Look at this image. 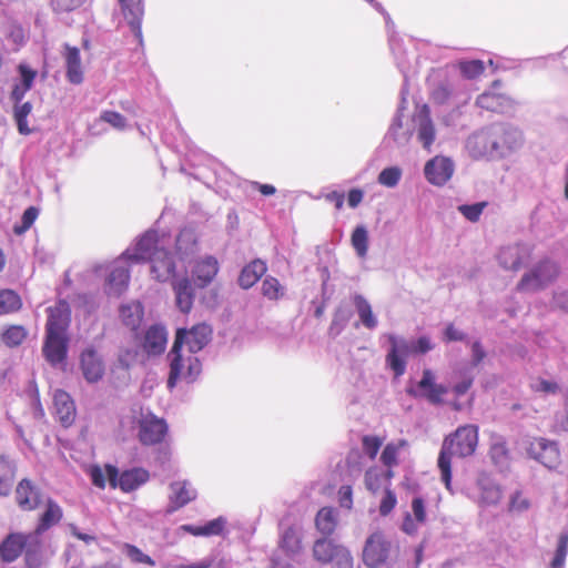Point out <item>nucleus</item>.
Here are the masks:
<instances>
[{
  "instance_id": "nucleus-57",
  "label": "nucleus",
  "mask_w": 568,
  "mask_h": 568,
  "mask_svg": "<svg viewBox=\"0 0 568 568\" xmlns=\"http://www.w3.org/2000/svg\"><path fill=\"white\" fill-rule=\"evenodd\" d=\"M460 71L464 77L475 79L484 72V63L480 60L460 62Z\"/></svg>"
},
{
  "instance_id": "nucleus-45",
  "label": "nucleus",
  "mask_w": 568,
  "mask_h": 568,
  "mask_svg": "<svg viewBox=\"0 0 568 568\" xmlns=\"http://www.w3.org/2000/svg\"><path fill=\"white\" fill-rule=\"evenodd\" d=\"M22 306L20 295L13 290H0V314L18 312Z\"/></svg>"
},
{
  "instance_id": "nucleus-27",
  "label": "nucleus",
  "mask_w": 568,
  "mask_h": 568,
  "mask_svg": "<svg viewBox=\"0 0 568 568\" xmlns=\"http://www.w3.org/2000/svg\"><path fill=\"white\" fill-rule=\"evenodd\" d=\"M63 58L65 62V77L68 81L72 84H81L83 82V69L79 49L65 44Z\"/></svg>"
},
{
  "instance_id": "nucleus-41",
  "label": "nucleus",
  "mask_w": 568,
  "mask_h": 568,
  "mask_svg": "<svg viewBox=\"0 0 568 568\" xmlns=\"http://www.w3.org/2000/svg\"><path fill=\"white\" fill-rule=\"evenodd\" d=\"M16 468L7 457L0 456V495L7 496L11 491Z\"/></svg>"
},
{
  "instance_id": "nucleus-31",
  "label": "nucleus",
  "mask_w": 568,
  "mask_h": 568,
  "mask_svg": "<svg viewBox=\"0 0 568 568\" xmlns=\"http://www.w3.org/2000/svg\"><path fill=\"white\" fill-rule=\"evenodd\" d=\"M266 271V263L260 258H255L242 268L237 283L242 288L248 290L258 282Z\"/></svg>"
},
{
  "instance_id": "nucleus-48",
  "label": "nucleus",
  "mask_w": 568,
  "mask_h": 568,
  "mask_svg": "<svg viewBox=\"0 0 568 568\" xmlns=\"http://www.w3.org/2000/svg\"><path fill=\"white\" fill-rule=\"evenodd\" d=\"M489 456L494 464L498 466H505L510 459L509 449L505 440H496L491 444L489 449Z\"/></svg>"
},
{
  "instance_id": "nucleus-19",
  "label": "nucleus",
  "mask_w": 568,
  "mask_h": 568,
  "mask_svg": "<svg viewBox=\"0 0 568 568\" xmlns=\"http://www.w3.org/2000/svg\"><path fill=\"white\" fill-rule=\"evenodd\" d=\"M80 369L88 383H98L105 373V365L98 352L90 347L80 355Z\"/></svg>"
},
{
  "instance_id": "nucleus-46",
  "label": "nucleus",
  "mask_w": 568,
  "mask_h": 568,
  "mask_svg": "<svg viewBox=\"0 0 568 568\" xmlns=\"http://www.w3.org/2000/svg\"><path fill=\"white\" fill-rule=\"evenodd\" d=\"M261 293L268 301H278L285 295V287L276 277L266 276L262 282Z\"/></svg>"
},
{
  "instance_id": "nucleus-3",
  "label": "nucleus",
  "mask_w": 568,
  "mask_h": 568,
  "mask_svg": "<svg viewBox=\"0 0 568 568\" xmlns=\"http://www.w3.org/2000/svg\"><path fill=\"white\" fill-rule=\"evenodd\" d=\"M393 551V544L385 532L376 530L367 537L364 544L362 560L368 568H381L388 564Z\"/></svg>"
},
{
  "instance_id": "nucleus-16",
  "label": "nucleus",
  "mask_w": 568,
  "mask_h": 568,
  "mask_svg": "<svg viewBox=\"0 0 568 568\" xmlns=\"http://www.w3.org/2000/svg\"><path fill=\"white\" fill-rule=\"evenodd\" d=\"M150 274L158 282L165 283L175 277L176 265L173 255L164 247L150 261Z\"/></svg>"
},
{
  "instance_id": "nucleus-60",
  "label": "nucleus",
  "mask_w": 568,
  "mask_h": 568,
  "mask_svg": "<svg viewBox=\"0 0 568 568\" xmlns=\"http://www.w3.org/2000/svg\"><path fill=\"white\" fill-rule=\"evenodd\" d=\"M89 476L91 478L92 484L100 489H104L106 481H109L106 467L103 470L99 465H93L90 467Z\"/></svg>"
},
{
  "instance_id": "nucleus-14",
  "label": "nucleus",
  "mask_w": 568,
  "mask_h": 568,
  "mask_svg": "<svg viewBox=\"0 0 568 568\" xmlns=\"http://www.w3.org/2000/svg\"><path fill=\"white\" fill-rule=\"evenodd\" d=\"M16 503L22 510L32 511L43 503V494L36 483L23 478L16 487Z\"/></svg>"
},
{
  "instance_id": "nucleus-9",
  "label": "nucleus",
  "mask_w": 568,
  "mask_h": 568,
  "mask_svg": "<svg viewBox=\"0 0 568 568\" xmlns=\"http://www.w3.org/2000/svg\"><path fill=\"white\" fill-rule=\"evenodd\" d=\"M494 136H497L494 140L498 148L494 150V160L509 156L523 144L521 132L518 129L505 124H494Z\"/></svg>"
},
{
  "instance_id": "nucleus-30",
  "label": "nucleus",
  "mask_w": 568,
  "mask_h": 568,
  "mask_svg": "<svg viewBox=\"0 0 568 568\" xmlns=\"http://www.w3.org/2000/svg\"><path fill=\"white\" fill-rule=\"evenodd\" d=\"M413 515L407 513L402 524V530L407 535H414L418 530V526L426 521V507L423 498L415 497L412 500Z\"/></svg>"
},
{
  "instance_id": "nucleus-59",
  "label": "nucleus",
  "mask_w": 568,
  "mask_h": 568,
  "mask_svg": "<svg viewBox=\"0 0 568 568\" xmlns=\"http://www.w3.org/2000/svg\"><path fill=\"white\" fill-rule=\"evenodd\" d=\"M100 120L110 124L116 130L126 129V119L119 112L115 111H103L100 115Z\"/></svg>"
},
{
  "instance_id": "nucleus-37",
  "label": "nucleus",
  "mask_w": 568,
  "mask_h": 568,
  "mask_svg": "<svg viewBox=\"0 0 568 568\" xmlns=\"http://www.w3.org/2000/svg\"><path fill=\"white\" fill-rule=\"evenodd\" d=\"M338 525L337 514L333 507L321 508L315 516V527L324 537H331Z\"/></svg>"
},
{
  "instance_id": "nucleus-62",
  "label": "nucleus",
  "mask_w": 568,
  "mask_h": 568,
  "mask_svg": "<svg viewBox=\"0 0 568 568\" xmlns=\"http://www.w3.org/2000/svg\"><path fill=\"white\" fill-rule=\"evenodd\" d=\"M20 73L19 82L24 85L27 89H31L33 81L37 77V71L32 70L24 63H20L18 67Z\"/></svg>"
},
{
  "instance_id": "nucleus-33",
  "label": "nucleus",
  "mask_w": 568,
  "mask_h": 568,
  "mask_svg": "<svg viewBox=\"0 0 568 568\" xmlns=\"http://www.w3.org/2000/svg\"><path fill=\"white\" fill-rule=\"evenodd\" d=\"M166 344V331L160 325H153L148 328L143 339V349L151 355L161 354Z\"/></svg>"
},
{
  "instance_id": "nucleus-18",
  "label": "nucleus",
  "mask_w": 568,
  "mask_h": 568,
  "mask_svg": "<svg viewBox=\"0 0 568 568\" xmlns=\"http://www.w3.org/2000/svg\"><path fill=\"white\" fill-rule=\"evenodd\" d=\"M53 408L54 416L64 428H69L74 424L77 408L69 393L63 389H55L53 393Z\"/></svg>"
},
{
  "instance_id": "nucleus-21",
  "label": "nucleus",
  "mask_w": 568,
  "mask_h": 568,
  "mask_svg": "<svg viewBox=\"0 0 568 568\" xmlns=\"http://www.w3.org/2000/svg\"><path fill=\"white\" fill-rule=\"evenodd\" d=\"M413 122L415 125L417 141L424 149L429 150L435 141L436 132L434 123L429 116L427 105H423L414 115Z\"/></svg>"
},
{
  "instance_id": "nucleus-54",
  "label": "nucleus",
  "mask_w": 568,
  "mask_h": 568,
  "mask_svg": "<svg viewBox=\"0 0 568 568\" xmlns=\"http://www.w3.org/2000/svg\"><path fill=\"white\" fill-rule=\"evenodd\" d=\"M402 178V170L398 166L384 169L378 175V182L387 187H394Z\"/></svg>"
},
{
  "instance_id": "nucleus-11",
  "label": "nucleus",
  "mask_w": 568,
  "mask_h": 568,
  "mask_svg": "<svg viewBox=\"0 0 568 568\" xmlns=\"http://www.w3.org/2000/svg\"><path fill=\"white\" fill-rule=\"evenodd\" d=\"M447 393V388L435 382L434 373L426 368L423 371L422 379L417 383L416 388H407V394L418 398H426L430 404L438 405L443 402V396Z\"/></svg>"
},
{
  "instance_id": "nucleus-26",
  "label": "nucleus",
  "mask_w": 568,
  "mask_h": 568,
  "mask_svg": "<svg viewBox=\"0 0 568 568\" xmlns=\"http://www.w3.org/2000/svg\"><path fill=\"white\" fill-rule=\"evenodd\" d=\"M219 262L214 256H205L193 266L192 276L196 286L203 288L212 283L219 273Z\"/></svg>"
},
{
  "instance_id": "nucleus-39",
  "label": "nucleus",
  "mask_w": 568,
  "mask_h": 568,
  "mask_svg": "<svg viewBox=\"0 0 568 568\" xmlns=\"http://www.w3.org/2000/svg\"><path fill=\"white\" fill-rule=\"evenodd\" d=\"M122 323L131 329H136L143 320V306L140 302L123 304L119 308Z\"/></svg>"
},
{
  "instance_id": "nucleus-52",
  "label": "nucleus",
  "mask_w": 568,
  "mask_h": 568,
  "mask_svg": "<svg viewBox=\"0 0 568 568\" xmlns=\"http://www.w3.org/2000/svg\"><path fill=\"white\" fill-rule=\"evenodd\" d=\"M123 550L125 555L130 558V560L134 564H144L153 567L155 561L149 556L145 555L140 548L131 544H124Z\"/></svg>"
},
{
  "instance_id": "nucleus-17",
  "label": "nucleus",
  "mask_w": 568,
  "mask_h": 568,
  "mask_svg": "<svg viewBox=\"0 0 568 568\" xmlns=\"http://www.w3.org/2000/svg\"><path fill=\"white\" fill-rule=\"evenodd\" d=\"M67 334L45 333L42 353L48 363L52 366L63 363L68 354Z\"/></svg>"
},
{
  "instance_id": "nucleus-58",
  "label": "nucleus",
  "mask_w": 568,
  "mask_h": 568,
  "mask_svg": "<svg viewBox=\"0 0 568 568\" xmlns=\"http://www.w3.org/2000/svg\"><path fill=\"white\" fill-rule=\"evenodd\" d=\"M362 445L365 454L371 459H375L383 445V440L377 436L365 435L362 438Z\"/></svg>"
},
{
  "instance_id": "nucleus-53",
  "label": "nucleus",
  "mask_w": 568,
  "mask_h": 568,
  "mask_svg": "<svg viewBox=\"0 0 568 568\" xmlns=\"http://www.w3.org/2000/svg\"><path fill=\"white\" fill-rule=\"evenodd\" d=\"M32 110L30 102H26L14 109V119L18 125V130L21 134H29L30 129L28 128L27 118Z\"/></svg>"
},
{
  "instance_id": "nucleus-10",
  "label": "nucleus",
  "mask_w": 568,
  "mask_h": 568,
  "mask_svg": "<svg viewBox=\"0 0 568 568\" xmlns=\"http://www.w3.org/2000/svg\"><path fill=\"white\" fill-rule=\"evenodd\" d=\"M390 349L386 355V364L394 372L396 377H399L406 372L405 358L414 354L413 343L404 338H398L395 335H388Z\"/></svg>"
},
{
  "instance_id": "nucleus-61",
  "label": "nucleus",
  "mask_w": 568,
  "mask_h": 568,
  "mask_svg": "<svg viewBox=\"0 0 568 568\" xmlns=\"http://www.w3.org/2000/svg\"><path fill=\"white\" fill-rule=\"evenodd\" d=\"M333 568H353L354 559L351 555V551L344 547L339 552L336 554L334 560H332Z\"/></svg>"
},
{
  "instance_id": "nucleus-34",
  "label": "nucleus",
  "mask_w": 568,
  "mask_h": 568,
  "mask_svg": "<svg viewBox=\"0 0 568 568\" xmlns=\"http://www.w3.org/2000/svg\"><path fill=\"white\" fill-rule=\"evenodd\" d=\"M62 516H63V511H62V508L59 506V504L57 501H54L52 498H48L45 500V510L39 517V521H38L34 532L37 535H40V534L47 531L52 526L60 523V520L62 519Z\"/></svg>"
},
{
  "instance_id": "nucleus-23",
  "label": "nucleus",
  "mask_w": 568,
  "mask_h": 568,
  "mask_svg": "<svg viewBox=\"0 0 568 568\" xmlns=\"http://www.w3.org/2000/svg\"><path fill=\"white\" fill-rule=\"evenodd\" d=\"M531 248L527 245H508L500 250L498 254L499 264L506 270L517 271L521 265L530 260Z\"/></svg>"
},
{
  "instance_id": "nucleus-38",
  "label": "nucleus",
  "mask_w": 568,
  "mask_h": 568,
  "mask_svg": "<svg viewBox=\"0 0 568 568\" xmlns=\"http://www.w3.org/2000/svg\"><path fill=\"white\" fill-rule=\"evenodd\" d=\"M176 306L183 313H189L193 306L194 293L189 278L183 277L173 283Z\"/></svg>"
},
{
  "instance_id": "nucleus-40",
  "label": "nucleus",
  "mask_w": 568,
  "mask_h": 568,
  "mask_svg": "<svg viewBox=\"0 0 568 568\" xmlns=\"http://www.w3.org/2000/svg\"><path fill=\"white\" fill-rule=\"evenodd\" d=\"M353 302L362 324L368 329L375 328L377 326V321L373 314L372 306L364 296L357 294L353 297Z\"/></svg>"
},
{
  "instance_id": "nucleus-20",
  "label": "nucleus",
  "mask_w": 568,
  "mask_h": 568,
  "mask_svg": "<svg viewBox=\"0 0 568 568\" xmlns=\"http://www.w3.org/2000/svg\"><path fill=\"white\" fill-rule=\"evenodd\" d=\"M32 538L31 534L11 532L0 542V559L3 562H13L17 560L26 547L29 540Z\"/></svg>"
},
{
  "instance_id": "nucleus-32",
  "label": "nucleus",
  "mask_w": 568,
  "mask_h": 568,
  "mask_svg": "<svg viewBox=\"0 0 568 568\" xmlns=\"http://www.w3.org/2000/svg\"><path fill=\"white\" fill-rule=\"evenodd\" d=\"M344 547L328 537H323L314 541L312 548L313 557L321 564H331L335 559L336 554Z\"/></svg>"
},
{
  "instance_id": "nucleus-25",
  "label": "nucleus",
  "mask_w": 568,
  "mask_h": 568,
  "mask_svg": "<svg viewBox=\"0 0 568 568\" xmlns=\"http://www.w3.org/2000/svg\"><path fill=\"white\" fill-rule=\"evenodd\" d=\"M499 85L498 81H495L493 88L477 98L476 104L485 110L491 112H508L513 109V100L501 93L496 92V88Z\"/></svg>"
},
{
  "instance_id": "nucleus-63",
  "label": "nucleus",
  "mask_w": 568,
  "mask_h": 568,
  "mask_svg": "<svg viewBox=\"0 0 568 568\" xmlns=\"http://www.w3.org/2000/svg\"><path fill=\"white\" fill-rule=\"evenodd\" d=\"M338 504L341 507L352 509L353 507V489L351 485H344L337 493Z\"/></svg>"
},
{
  "instance_id": "nucleus-64",
  "label": "nucleus",
  "mask_w": 568,
  "mask_h": 568,
  "mask_svg": "<svg viewBox=\"0 0 568 568\" xmlns=\"http://www.w3.org/2000/svg\"><path fill=\"white\" fill-rule=\"evenodd\" d=\"M85 0H52V7L58 12H68L81 7Z\"/></svg>"
},
{
  "instance_id": "nucleus-12",
  "label": "nucleus",
  "mask_w": 568,
  "mask_h": 568,
  "mask_svg": "<svg viewBox=\"0 0 568 568\" xmlns=\"http://www.w3.org/2000/svg\"><path fill=\"white\" fill-rule=\"evenodd\" d=\"M180 335L182 336L181 348H183V345H186L189 354L194 355L209 344L212 337V328L205 323H200L190 329L179 328L175 333V338Z\"/></svg>"
},
{
  "instance_id": "nucleus-2",
  "label": "nucleus",
  "mask_w": 568,
  "mask_h": 568,
  "mask_svg": "<svg viewBox=\"0 0 568 568\" xmlns=\"http://www.w3.org/2000/svg\"><path fill=\"white\" fill-rule=\"evenodd\" d=\"M182 336L174 338L173 346L169 353L170 373L168 387L173 388L179 381L193 383L202 372L200 359L192 354H184L181 348Z\"/></svg>"
},
{
  "instance_id": "nucleus-22",
  "label": "nucleus",
  "mask_w": 568,
  "mask_h": 568,
  "mask_svg": "<svg viewBox=\"0 0 568 568\" xmlns=\"http://www.w3.org/2000/svg\"><path fill=\"white\" fill-rule=\"evenodd\" d=\"M170 504L166 514H173L189 503L193 501L197 494L187 480H176L170 484Z\"/></svg>"
},
{
  "instance_id": "nucleus-4",
  "label": "nucleus",
  "mask_w": 568,
  "mask_h": 568,
  "mask_svg": "<svg viewBox=\"0 0 568 568\" xmlns=\"http://www.w3.org/2000/svg\"><path fill=\"white\" fill-rule=\"evenodd\" d=\"M559 274L558 266L545 260L538 263L531 271L525 273L517 284L518 292H536L544 290L552 283Z\"/></svg>"
},
{
  "instance_id": "nucleus-35",
  "label": "nucleus",
  "mask_w": 568,
  "mask_h": 568,
  "mask_svg": "<svg viewBox=\"0 0 568 568\" xmlns=\"http://www.w3.org/2000/svg\"><path fill=\"white\" fill-rule=\"evenodd\" d=\"M130 270L124 266H114L108 276L105 291L108 295L120 296L129 286Z\"/></svg>"
},
{
  "instance_id": "nucleus-28",
  "label": "nucleus",
  "mask_w": 568,
  "mask_h": 568,
  "mask_svg": "<svg viewBox=\"0 0 568 568\" xmlns=\"http://www.w3.org/2000/svg\"><path fill=\"white\" fill-rule=\"evenodd\" d=\"M121 9L135 37L141 41V20L143 17L142 0H120Z\"/></svg>"
},
{
  "instance_id": "nucleus-49",
  "label": "nucleus",
  "mask_w": 568,
  "mask_h": 568,
  "mask_svg": "<svg viewBox=\"0 0 568 568\" xmlns=\"http://www.w3.org/2000/svg\"><path fill=\"white\" fill-rule=\"evenodd\" d=\"M352 245L359 257H365L368 248V235L364 226H357L352 234Z\"/></svg>"
},
{
  "instance_id": "nucleus-6",
  "label": "nucleus",
  "mask_w": 568,
  "mask_h": 568,
  "mask_svg": "<svg viewBox=\"0 0 568 568\" xmlns=\"http://www.w3.org/2000/svg\"><path fill=\"white\" fill-rule=\"evenodd\" d=\"M106 474L110 486L112 488L119 487L124 493L138 489L150 478L149 471L144 468L135 467L119 474L118 468L110 464L106 465Z\"/></svg>"
},
{
  "instance_id": "nucleus-47",
  "label": "nucleus",
  "mask_w": 568,
  "mask_h": 568,
  "mask_svg": "<svg viewBox=\"0 0 568 568\" xmlns=\"http://www.w3.org/2000/svg\"><path fill=\"white\" fill-rule=\"evenodd\" d=\"M407 442L405 439H400L398 443H388L381 455L382 463L387 468H393L398 464V452L402 447L406 446Z\"/></svg>"
},
{
  "instance_id": "nucleus-7",
  "label": "nucleus",
  "mask_w": 568,
  "mask_h": 568,
  "mask_svg": "<svg viewBox=\"0 0 568 568\" xmlns=\"http://www.w3.org/2000/svg\"><path fill=\"white\" fill-rule=\"evenodd\" d=\"M494 125L484 128L470 134L465 143L466 151L473 159H488L494 160V150H497V144L494 139Z\"/></svg>"
},
{
  "instance_id": "nucleus-13",
  "label": "nucleus",
  "mask_w": 568,
  "mask_h": 568,
  "mask_svg": "<svg viewBox=\"0 0 568 568\" xmlns=\"http://www.w3.org/2000/svg\"><path fill=\"white\" fill-rule=\"evenodd\" d=\"M454 171V162L442 155L430 159L424 166L425 179L435 186L445 185L452 179Z\"/></svg>"
},
{
  "instance_id": "nucleus-43",
  "label": "nucleus",
  "mask_w": 568,
  "mask_h": 568,
  "mask_svg": "<svg viewBox=\"0 0 568 568\" xmlns=\"http://www.w3.org/2000/svg\"><path fill=\"white\" fill-rule=\"evenodd\" d=\"M479 486H480L479 503L481 505L493 506L500 501L501 489L498 485L491 483L488 479H483L479 481Z\"/></svg>"
},
{
  "instance_id": "nucleus-36",
  "label": "nucleus",
  "mask_w": 568,
  "mask_h": 568,
  "mask_svg": "<svg viewBox=\"0 0 568 568\" xmlns=\"http://www.w3.org/2000/svg\"><path fill=\"white\" fill-rule=\"evenodd\" d=\"M226 527V519L224 517H217L207 521L203 526H194V525H182L181 529L192 536L200 537H210V536H221Z\"/></svg>"
},
{
  "instance_id": "nucleus-44",
  "label": "nucleus",
  "mask_w": 568,
  "mask_h": 568,
  "mask_svg": "<svg viewBox=\"0 0 568 568\" xmlns=\"http://www.w3.org/2000/svg\"><path fill=\"white\" fill-rule=\"evenodd\" d=\"M196 245L195 234L190 230H183L176 236L175 250L181 257L195 253Z\"/></svg>"
},
{
  "instance_id": "nucleus-1",
  "label": "nucleus",
  "mask_w": 568,
  "mask_h": 568,
  "mask_svg": "<svg viewBox=\"0 0 568 568\" xmlns=\"http://www.w3.org/2000/svg\"><path fill=\"white\" fill-rule=\"evenodd\" d=\"M478 437V426L466 424L444 438L438 456V468L448 490L452 485V458L471 456L476 452Z\"/></svg>"
},
{
  "instance_id": "nucleus-55",
  "label": "nucleus",
  "mask_w": 568,
  "mask_h": 568,
  "mask_svg": "<svg viewBox=\"0 0 568 568\" xmlns=\"http://www.w3.org/2000/svg\"><path fill=\"white\" fill-rule=\"evenodd\" d=\"M385 485L384 476L378 470L371 468L365 473V486L371 493L376 494Z\"/></svg>"
},
{
  "instance_id": "nucleus-29",
  "label": "nucleus",
  "mask_w": 568,
  "mask_h": 568,
  "mask_svg": "<svg viewBox=\"0 0 568 568\" xmlns=\"http://www.w3.org/2000/svg\"><path fill=\"white\" fill-rule=\"evenodd\" d=\"M278 548L288 557L296 556L302 551V537L295 525H290L282 529L278 539Z\"/></svg>"
},
{
  "instance_id": "nucleus-15",
  "label": "nucleus",
  "mask_w": 568,
  "mask_h": 568,
  "mask_svg": "<svg viewBox=\"0 0 568 568\" xmlns=\"http://www.w3.org/2000/svg\"><path fill=\"white\" fill-rule=\"evenodd\" d=\"M528 454L548 468L555 467L559 462V449L555 442L542 437L534 438L529 443Z\"/></svg>"
},
{
  "instance_id": "nucleus-24",
  "label": "nucleus",
  "mask_w": 568,
  "mask_h": 568,
  "mask_svg": "<svg viewBox=\"0 0 568 568\" xmlns=\"http://www.w3.org/2000/svg\"><path fill=\"white\" fill-rule=\"evenodd\" d=\"M48 322L45 333L67 334L71 320V310L65 301H59L48 308Z\"/></svg>"
},
{
  "instance_id": "nucleus-5",
  "label": "nucleus",
  "mask_w": 568,
  "mask_h": 568,
  "mask_svg": "<svg viewBox=\"0 0 568 568\" xmlns=\"http://www.w3.org/2000/svg\"><path fill=\"white\" fill-rule=\"evenodd\" d=\"M169 433V426L164 418L154 414L142 415L138 420V439L143 446L162 444Z\"/></svg>"
},
{
  "instance_id": "nucleus-42",
  "label": "nucleus",
  "mask_w": 568,
  "mask_h": 568,
  "mask_svg": "<svg viewBox=\"0 0 568 568\" xmlns=\"http://www.w3.org/2000/svg\"><path fill=\"white\" fill-rule=\"evenodd\" d=\"M28 336V331L23 325H10L1 333V342L10 347L20 346Z\"/></svg>"
},
{
  "instance_id": "nucleus-56",
  "label": "nucleus",
  "mask_w": 568,
  "mask_h": 568,
  "mask_svg": "<svg viewBox=\"0 0 568 568\" xmlns=\"http://www.w3.org/2000/svg\"><path fill=\"white\" fill-rule=\"evenodd\" d=\"M396 504L397 498L395 493L388 486H385L384 496L379 503V514L382 516H388L396 507Z\"/></svg>"
},
{
  "instance_id": "nucleus-50",
  "label": "nucleus",
  "mask_w": 568,
  "mask_h": 568,
  "mask_svg": "<svg viewBox=\"0 0 568 568\" xmlns=\"http://www.w3.org/2000/svg\"><path fill=\"white\" fill-rule=\"evenodd\" d=\"M387 136L389 139H393L394 142L397 145H399V146H403V145L407 144V142L409 141L410 134L408 132L402 131L400 114H397L394 118V120H393V122H392V124L389 126Z\"/></svg>"
},
{
  "instance_id": "nucleus-51",
  "label": "nucleus",
  "mask_w": 568,
  "mask_h": 568,
  "mask_svg": "<svg viewBox=\"0 0 568 568\" xmlns=\"http://www.w3.org/2000/svg\"><path fill=\"white\" fill-rule=\"evenodd\" d=\"M568 552V534L564 532L559 536L555 556L550 562V568H562Z\"/></svg>"
},
{
  "instance_id": "nucleus-8",
  "label": "nucleus",
  "mask_w": 568,
  "mask_h": 568,
  "mask_svg": "<svg viewBox=\"0 0 568 568\" xmlns=\"http://www.w3.org/2000/svg\"><path fill=\"white\" fill-rule=\"evenodd\" d=\"M162 248L159 246L158 233L146 231L132 247L122 254V258L129 263H144L149 262Z\"/></svg>"
}]
</instances>
